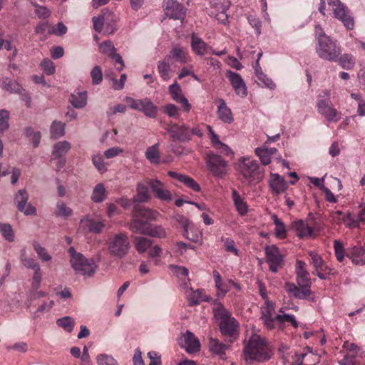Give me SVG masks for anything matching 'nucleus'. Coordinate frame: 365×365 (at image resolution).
<instances>
[{
  "label": "nucleus",
  "mask_w": 365,
  "mask_h": 365,
  "mask_svg": "<svg viewBox=\"0 0 365 365\" xmlns=\"http://www.w3.org/2000/svg\"><path fill=\"white\" fill-rule=\"evenodd\" d=\"M244 359L247 364L262 363L268 361L272 351L267 343L259 335L253 334L245 346Z\"/></svg>",
  "instance_id": "1"
},
{
  "label": "nucleus",
  "mask_w": 365,
  "mask_h": 365,
  "mask_svg": "<svg viewBox=\"0 0 365 365\" xmlns=\"http://www.w3.org/2000/svg\"><path fill=\"white\" fill-rule=\"evenodd\" d=\"M316 36L315 50L317 56L323 60L336 62L341 53V46L336 40L326 35L319 26H316Z\"/></svg>",
  "instance_id": "2"
},
{
  "label": "nucleus",
  "mask_w": 365,
  "mask_h": 365,
  "mask_svg": "<svg viewBox=\"0 0 365 365\" xmlns=\"http://www.w3.org/2000/svg\"><path fill=\"white\" fill-rule=\"evenodd\" d=\"M165 130L173 142L187 143L192 140L193 135L198 137L203 135L202 130L197 125L190 128L185 123L178 124L173 121L168 123Z\"/></svg>",
  "instance_id": "3"
},
{
  "label": "nucleus",
  "mask_w": 365,
  "mask_h": 365,
  "mask_svg": "<svg viewBox=\"0 0 365 365\" xmlns=\"http://www.w3.org/2000/svg\"><path fill=\"white\" fill-rule=\"evenodd\" d=\"M68 252L70 255L71 265L76 273L88 277L93 276L97 268L93 259H87L83 254L77 252L73 247H71Z\"/></svg>",
  "instance_id": "4"
},
{
  "label": "nucleus",
  "mask_w": 365,
  "mask_h": 365,
  "mask_svg": "<svg viewBox=\"0 0 365 365\" xmlns=\"http://www.w3.org/2000/svg\"><path fill=\"white\" fill-rule=\"evenodd\" d=\"M108 250L113 257L123 258L130 249V242L125 232H119L110 235L107 241Z\"/></svg>",
  "instance_id": "5"
},
{
  "label": "nucleus",
  "mask_w": 365,
  "mask_h": 365,
  "mask_svg": "<svg viewBox=\"0 0 365 365\" xmlns=\"http://www.w3.org/2000/svg\"><path fill=\"white\" fill-rule=\"evenodd\" d=\"M331 93L324 90L318 96L317 108L318 112L329 122L336 123L341 118V114L334 108L330 102Z\"/></svg>",
  "instance_id": "6"
},
{
  "label": "nucleus",
  "mask_w": 365,
  "mask_h": 365,
  "mask_svg": "<svg viewBox=\"0 0 365 365\" xmlns=\"http://www.w3.org/2000/svg\"><path fill=\"white\" fill-rule=\"evenodd\" d=\"M206 165L209 172L217 180L223 179L227 174L228 162L219 155L211 152L207 153Z\"/></svg>",
  "instance_id": "7"
},
{
  "label": "nucleus",
  "mask_w": 365,
  "mask_h": 365,
  "mask_svg": "<svg viewBox=\"0 0 365 365\" xmlns=\"http://www.w3.org/2000/svg\"><path fill=\"white\" fill-rule=\"evenodd\" d=\"M215 317L220 319V329L225 336H232L237 331L238 323L235 318L231 317L230 313L222 305L215 311Z\"/></svg>",
  "instance_id": "8"
},
{
  "label": "nucleus",
  "mask_w": 365,
  "mask_h": 365,
  "mask_svg": "<svg viewBox=\"0 0 365 365\" xmlns=\"http://www.w3.org/2000/svg\"><path fill=\"white\" fill-rule=\"evenodd\" d=\"M328 5L331 7L334 17L341 21L348 30L354 29V18L345 4L340 0H328Z\"/></svg>",
  "instance_id": "9"
},
{
  "label": "nucleus",
  "mask_w": 365,
  "mask_h": 365,
  "mask_svg": "<svg viewBox=\"0 0 365 365\" xmlns=\"http://www.w3.org/2000/svg\"><path fill=\"white\" fill-rule=\"evenodd\" d=\"M238 169L245 178L262 180V173L257 162L249 157H242L239 160Z\"/></svg>",
  "instance_id": "10"
},
{
  "label": "nucleus",
  "mask_w": 365,
  "mask_h": 365,
  "mask_svg": "<svg viewBox=\"0 0 365 365\" xmlns=\"http://www.w3.org/2000/svg\"><path fill=\"white\" fill-rule=\"evenodd\" d=\"M230 6L228 0H213L209 11L210 16L215 17L220 23L226 24L228 21L227 11Z\"/></svg>",
  "instance_id": "11"
},
{
  "label": "nucleus",
  "mask_w": 365,
  "mask_h": 365,
  "mask_svg": "<svg viewBox=\"0 0 365 365\" xmlns=\"http://www.w3.org/2000/svg\"><path fill=\"white\" fill-rule=\"evenodd\" d=\"M311 263L312 264L314 271V274L317 275L321 279H327L330 274H334L332 269L327 266L323 258L317 253L310 252Z\"/></svg>",
  "instance_id": "12"
},
{
  "label": "nucleus",
  "mask_w": 365,
  "mask_h": 365,
  "mask_svg": "<svg viewBox=\"0 0 365 365\" xmlns=\"http://www.w3.org/2000/svg\"><path fill=\"white\" fill-rule=\"evenodd\" d=\"M265 255L269 269L276 273L283 265V256L279 250L275 245L267 246L265 247Z\"/></svg>",
  "instance_id": "13"
},
{
  "label": "nucleus",
  "mask_w": 365,
  "mask_h": 365,
  "mask_svg": "<svg viewBox=\"0 0 365 365\" xmlns=\"http://www.w3.org/2000/svg\"><path fill=\"white\" fill-rule=\"evenodd\" d=\"M29 200V194L26 190H19L15 195L14 202L18 210L25 215H36V209L31 204H26Z\"/></svg>",
  "instance_id": "14"
},
{
  "label": "nucleus",
  "mask_w": 365,
  "mask_h": 365,
  "mask_svg": "<svg viewBox=\"0 0 365 365\" xmlns=\"http://www.w3.org/2000/svg\"><path fill=\"white\" fill-rule=\"evenodd\" d=\"M261 319L264 326L269 329H273L275 327V307L273 302L267 300L264 304L261 307Z\"/></svg>",
  "instance_id": "15"
},
{
  "label": "nucleus",
  "mask_w": 365,
  "mask_h": 365,
  "mask_svg": "<svg viewBox=\"0 0 365 365\" xmlns=\"http://www.w3.org/2000/svg\"><path fill=\"white\" fill-rule=\"evenodd\" d=\"M225 76L229 79L237 96L242 98H245L247 96L246 84L239 73L228 70L225 73Z\"/></svg>",
  "instance_id": "16"
},
{
  "label": "nucleus",
  "mask_w": 365,
  "mask_h": 365,
  "mask_svg": "<svg viewBox=\"0 0 365 365\" xmlns=\"http://www.w3.org/2000/svg\"><path fill=\"white\" fill-rule=\"evenodd\" d=\"M163 6L168 16L174 19H183L186 9L175 0H164Z\"/></svg>",
  "instance_id": "17"
},
{
  "label": "nucleus",
  "mask_w": 365,
  "mask_h": 365,
  "mask_svg": "<svg viewBox=\"0 0 365 365\" xmlns=\"http://www.w3.org/2000/svg\"><path fill=\"white\" fill-rule=\"evenodd\" d=\"M168 91L173 101L180 104L183 111L187 113L191 110V104L184 96L180 86L176 81L169 86Z\"/></svg>",
  "instance_id": "18"
},
{
  "label": "nucleus",
  "mask_w": 365,
  "mask_h": 365,
  "mask_svg": "<svg viewBox=\"0 0 365 365\" xmlns=\"http://www.w3.org/2000/svg\"><path fill=\"white\" fill-rule=\"evenodd\" d=\"M180 344L189 354L197 352L200 348L199 340L189 331L182 336Z\"/></svg>",
  "instance_id": "19"
},
{
  "label": "nucleus",
  "mask_w": 365,
  "mask_h": 365,
  "mask_svg": "<svg viewBox=\"0 0 365 365\" xmlns=\"http://www.w3.org/2000/svg\"><path fill=\"white\" fill-rule=\"evenodd\" d=\"M311 286H297L294 283L287 282L285 283V290L295 298L299 299H304L308 298L311 294Z\"/></svg>",
  "instance_id": "20"
},
{
  "label": "nucleus",
  "mask_w": 365,
  "mask_h": 365,
  "mask_svg": "<svg viewBox=\"0 0 365 365\" xmlns=\"http://www.w3.org/2000/svg\"><path fill=\"white\" fill-rule=\"evenodd\" d=\"M296 275L297 283L299 286H311L309 273L307 270V264L304 262L297 260Z\"/></svg>",
  "instance_id": "21"
},
{
  "label": "nucleus",
  "mask_w": 365,
  "mask_h": 365,
  "mask_svg": "<svg viewBox=\"0 0 365 365\" xmlns=\"http://www.w3.org/2000/svg\"><path fill=\"white\" fill-rule=\"evenodd\" d=\"M166 59L170 61H174L180 63H186L190 61L187 53L179 45L173 46L169 53L165 56Z\"/></svg>",
  "instance_id": "22"
},
{
  "label": "nucleus",
  "mask_w": 365,
  "mask_h": 365,
  "mask_svg": "<svg viewBox=\"0 0 365 365\" xmlns=\"http://www.w3.org/2000/svg\"><path fill=\"white\" fill-rule=\"evenodd\" d=\"M150 223L147 220L140 219L139 217H132L128 222L129 230L134 233L147 235Z\"/></svg>",
  "instance_id": "23"
},
{
  "label": "nucleus",
  "mask_w": 365,
  "mask_h": 365,
  "mask_svg": "<svg viewBox=\"0 0 365 365\" xmlns=\"http://www.w3.org/2000/svg\"><path fill=\"white\" fill-rule=\"evenodd\" d=\"M131 216L132 217H139V218H144L146 220L153 221L157 220L159 216V212L136 205L133 207Z\"/></svg>",
  "instance_id": "24"
},
{
  "label": "nucleus",
  "mask_w": 365,
  "mask_h": 365,
  "mask_svg": "<svg viewBox=\"0 0 365 365\" xmlns=\"http://www.w3.org/2000/svg\"><path fill=\"white\" fill-rule=\"evenodd\" d=\"M219 103L217 110L218 118L225 123L230 124L232 123L234 118L230 108L227 106L223 99H220Z\"/></svg>",
  "instance_id": "25"
},
{
  "label": "nucleus",
  "mask_w": 365,
  "mask_h": 365,
  "mask_svg": "<svg viewBox=\"0 0 365 365\" xmlns=\"http://www.w3.org/2000/svg\"><path fill=\"white\" fill-rule=\"evenodd\" d=\"M292 228L297 232L300 238H309L313 236L312 228L303 220H297L292 222Z\"/></svg>",
  "instance_id": "26"
},
{
  "label": "nucleus",
  "mask_w": 365,
  "mask_h": 365,
  "mask_svg": "<svg viewBox=\"0 0 365 365\" xmlns=\"http://www.w3.org/2000/svg\"><path fill=\"white\" fill-rule=\"evenodd\" d=\"M150 184H138L137 194L133 197V202H147L150 199Z\"/></svg>",
  "instance_id": "27"
},
{
  "label": "nucleus",
  "mask_w": 365,
  "mask_h": 365,
  "mask_svg": "<svg viewBox=\"0 0 365 365\" xmlns=\"http://www.w3.org/2000/svg\"><path fill=\"white\" fill-rule=\"evenodd\" d=\"M209 350L212 354L218 356L220 359H225V352L228 349V346L220 343L218 340L210 338L209 341Z\"/></svg>",
  "instance_id": "28"
},
{
  "label": "nucleus",
  "mask_w": 365,
  "mask_h": 365,
  "mask_svg": "<svg viewBox=\"0 0 365 365\" xmlns=\"http://www.w3.org/2000/svg\"><path fill=\"white\" fill-rule=\"evenodd\" d=\"M71 149V144L66 140L59 141L54 144L52 151V158L64 157Z\"/></svg>",
  "instance_id": "29"
},
{
  "label": "nucleus",
  "mask_w": 365,
  "mask_h": 365,
  "mask_svg": "<svg viewBox=\"0 0 365 365\" xmlns=\"http://www.w3.org/2000/svg\"><path fill=\"white\" fill-rule=\"evenodd\" d=\"M232 197L238 214L245 216L247 213L248 206L235 189L232 190Z\"/></svg>",
  "instance_id": "30"
},
{
  "label": "nucleus",
  "mask_w": 365,
  "mask_h": 365,
  "mask_svg": "<svg viewBox=\"0 0 365 365\" xmlns=\"http://www.w3.org/2000/svg\"><path fill=\"white\" fill-rule=\"evenodd\" d=\"M192 51L198 56H203L207 52L208 46L200 38L192 34L191 38Z\"/></svg>",
  "instance_id": "31"
},
{
  "label": "nucleus",
  "mask_w": 365,
  "mask_h": 365,
  "mask_svg": "<svg viewBox=\"0 0 365 365\" xmlns=\"http://www.w3.org/2000/svg\"><path fill=\"white\" fill-rule=\"evenodd\" d=\"M0 86L10 93H21L23 90L22 86L16 81L9 78H3L1 81Z\"/></svg>",
  "instance_id": "32"
},
{
  "label": "nucleus",
  "mask_w": 365,
  "mask_h": 365,
  "mask_svg": "<svg viewBox=\"0 0 365 365\" xmlns=\"http://www.w3.org/2000/svg\"><path fill=\"white\" fill-rule=\"evenodd\" d=\"M170 61L166 59V57L162 61H159L157 64V69L160 78L167 81L171 78V68Z\"/></svg>",
  "instance_id": "33"
},
{
  "label": "nucleus",
  "mask_w": 365,
  "mask_h": 365,
  "mask_svg": "<svg viewBox=\"0 0 365 365\" xmlns=\"http://www.w3.org/2000/svg\"><path fill=\"white\" fill-rule=\"evenodd\" d=\"M161 184H150L151 191L155 197L163 201H170L172 195L169 190L160 186Z\"/></svg>",
  "instance_id": "34"
},
{
  "label": "nucleus",
  "mask_w": 365,
  "mask_h": 365,
  "mask_svg": "<svg viewBox=\"0 0 365 365\" xmlns=\"http://www.w3.org/2000/svg\"><path fill=\"white\" fill-rule=\"evenodd\" d=\"M157 107L149 98H143V102L139 111L143 112L147 117L155 118L157 115Z\"/></svg>",
  "instance_id": "35"
},
{
  "label": "nucleus",
  "mask_w": 365,
  "mask_h": 365,
  "mask_svg": "<svg viewBox=\"0 0 365 365\" xmlns=\"http://www.w3.org/2000/svg\"><path fill=\"white\" fill-rule=\"evenodd\" d=\"M81 225L83 227L87 228L89 232L100 233L104 227L102 222L95 221L88 218H83L81 220Z\"/></svg>",
  "instance_id": "36"
},
{
  "label": "nucleus",
  "mask_w": 365,
  "mask_h": 365,
  "mask_svg": "<svg viewBox=\"0 0 365 365\" xmlns=\"http://www.w3.org/2000/svg\"><path fill=\"white\" fill-rule=\"evenodd\" d=\"M213 277L217 289V295L222 297H225L229 291L227 284L222 281L220 274L217 270L213 271Z\"/></svg>",
  "instance_id": "37"
},
{
  "label": "nucleus",
  "mask_w": 365,
  "mask_h": 365,
  "mask_svg": "<svg viewBox=\"0 0 365 365\" xmlns=\"http://www.w3.org/2000/svg\"><path fill=\"white\" fill-rule=\"evenodd\" d=\"M70 101L76 108H83L87 103V93L86 91L77 92L71 95Z\"/></svg>",
  "instance_id": "38"
},
{
  "label": "nucleus",
  "mask_w": 365,
  "mask_h": 365,
  "mask_svg": "<svg viewBox=\"0 0 365 365\" xmlns=\"http://www.w3.org/2000/svg\"><path fill=\"white\" fill-rule=\"evenodd\" d=\"M273 223L275 225L274 234L278 239H284L287 237V230L282 221L275 214L271 215Z\"/></svg>",
  "instance_id": "39"
},
{
  "label": "nucleus",
  "mask_w": 365,
  "mask_h": 365,
  "mask_svg": "<svg viewBox=\"0 0 365 365\" xmlns=\"http://www.w3.org/2000/svg\"><path fill=\"white\" fill-rule=\"evenodd\" d=\"M207 128L211 135V142L213 144L214 147L216 149L222 150V151L224 152L226 155L232 153L231 149L227 145L220 141L218 135L214 133L212 128L209 125L207 126Z\"/></svg>",
  "instance_id": "40"
},
{
  "label": "nucleus",
  "mask_w": 365,
  "mask_h": 365,
  "mask_svg": "<svg viewBox=\"0 0 365 365\" xmlns=\"http://www.w3.org/2000/svg\"><path fill=\"white\" fill-rule=\"evenodd\" d=\"M134 244L139 253L145 252L152 245V241L146 237L136 236L134 237Z\"/></svg>",
  "instance_id": "41"
},
{
  "label": "nucleus",
  "mask_w": 365,
  "mask_h": 365,
  "mask_svg": "<svg viewBox=\"0 0 365 365\" xmlns=\"http://www.w3.org/2000/svg\"><path fill=\"white\" fill-rule=\"evenodd\" d=\"M145 157L151 163L158 164L160 163L158 144L148 147L145 151Z\"/></svg>",
  "instance_id": "42"
},
{
  "label": "nucleus",
  "mask_w": 365,
  "mask_h": 365,
  "mask_svg": "<svg viewBox=\"0 0 365 365\" xmlns=\"http://www.w3.org/2000/svg\"><path fill=\"white\" fill-rule=\"evenodd\" d=\"M202 289L193 290L192 288L187 292V298L190 306H195L200 304L202 298Z\"/></svg>",
  "instance_id": "43"
},
{
  "label": "nucleus",
  "mask_w": 365,
  "mask_h": 365,
  "mask_svg": "<svg viewBox=\"0 0 365 365\" xmlns=\"http://www.w3.org/2000/svg\"><path fill=\"white\" fill-rule=\"evenodd\" d=\"M183 235L189 240L193 242H199L202 241V234L197 228L188 227L184 231Z\"/></svg>",
  "instance_id": "44"
},
{
  "label": "nucleus",
  "mask_w": 365,
  "mask_h": 365,
  "mask_svg": "<svg viewBox=\"0 0 365 365\" xmlns=\"http://www.w3.org/2000/svg\"><path fill=\"white\" fill-rule=\"evenodd\" d=\"M339 65L344 69H350L354 67L355 61L352 55L344 53L339 56L338 60Z\"/></svg>",
  "instance_id": "45"
},
{
  "label": "nucleus",
  "mask_w": 365,
  "mask_h": 365,
  "mask_svg": "<svg viewBox=\"0 0 365 365\" xmlns=\"http://www.w3.org/2000/svg\"><path fill=\"white\" fill-rule=\"evenodd\" d=\"M65 133V125L60 122L54 120L51 125V137L56 139L63 136Z\"/></svg>",
  "instance_id": "46"
},
{
  "label": "nucleus",
  "mask_w": 365,
  "mask_h": 365,
  "mask_svg": "<svg viewBox=\"0 0 365 365\" xmlns=\"http://www.w3.org/2000/svg\"><path fill=\"white\" fill-rule=\"evenodd\" d=\"M352 262L356 264H364L365 260L358 259L365 255V248L361 247H354L351 250Z\"/></svg>",
  "instance_id": "47"
},
{
  "label": "nucleus",
  "mask_w": 365,
  "mask_h": 365,
  "mask_svg": "<svg viewBox=\"0 0 365 365\" xmlns=\"http://www.w3.org/2000/svg\"><path fill=\"white\" fill-rule=\"evenodd\" d=\"M74 319L71 317H64L57 319L56 324L58 327L63 328L65 331L70 333L74 327Z\"/></svg>",
  "instance_id": "48"
},
{
  "label": "nucleus",
  "mask_w": 365,
  "mask_h": 365,
  "mask_svg": "<svg viewBox=\"0 0 365 365\" xmlns=\"http://www.w3.org/2000/svg\"><path fill=\"white\" fill-rule=\"evenodd\" d=\"M349 217L350 214L349 212L343 213L340 210H335L330 212V217L331 221L336 225H339L342 222L346 223V221L349 219Z\"/></svg>",
  "instance_id": "49"
},
{
  "label": "nucleus",
  "mask_w": 365,
  "mask_h": 365,
  "mask_svg": "<svg viewBox=\"0 0 365 365\" xmlns=\"http://www.w3.org/2000/svg\"><path fill=\"white\" fill-rule=\"evenodd\" d=\"M147 235L153 237L164 238L166 237L165 230L160 225H150Z\"/></svg>",
  "instance_id": "50"
},
{
  "label": "nucleus",
  "mask_w": 365,
  "mask_h": 365,
  "mask_svg": "<svg viewBox=\"0 0 365 365\" xmlns=\"http://www.w3.org/2000/svg\"><path fill=\"white\" fill-rule=\"evenodd\" d=\"M334 250L336 259L341 262L344 259L345 250L343 242L339 240H334Z\"/></svg>",
  "instance_id": "51"
},
{
  "label": "nucleus",
  "mask_w": 365,
  "mask_h": 365,
  "mask_svg": "<svg viewBox=\"0 0 365 365\" xmlns=\"http://www.w3.org/2000/svg\"><path fill=\"white\" fill-rule=\"evenodd\" d=\"M34 249L36 252L38 257L43 262H48L51 259V256L48 254L46 249L42 247L38 242H34L33 244Z\"/></svg>",
  "instance_id": "52"
},
{
  "label": "nucleus",
  "mask_w": 365,
  "mask_h": 365,
  "mask_svg": "<svg viewBox=\"0 0 365 365\" xmlns=\"http://www.w3.org/2000/svg\"><path fill=\"white\" fill-rule=\"evenodd\" d=\"M92 162L95 168L100 173H105L107 171L106 165L103 160V156L100 153L92 155Z\"/></svg>",
  "instance_id": "53"
},
{
  "label": "nucleus",
  "mask_w": 365,
  "mask_h": 365,
  "mask_svg": "<svg viewBox=\"0 0 365 365\" xmlns=\"http://www.w3.org/2000/svg\"><path fill=\"white\" fill-rule=\"evenodd\" d=\"M105 188L103 184H97L95 187L93 194H92V200L95 202H101L105 198Z\"/></svg>",
  "instance_id": "54"
},
{
  "label": "nucleus",
  "mask_w": 365,
  "mask_h": 365,
  "mask_svg": "<svg viewBox=\"0 0 365 365\" xmlns=\"http://www.w3.org/2000/svg\"><path fill=\"white\" fill-rule=\"evenodd\" d=\"M0 232L3 237L9 242L14 240V232L9 224L0 222Z\"/></svg>",
  "instance_id": "55"
},
{
  "label": "nucleus",
  "mask_w": 365,
  "mask_h": 365,
  "mask_svg": "<svg viewBox=\"0 0 365 365\" xmlns=\"http://www.w3.org/2000/svg\"><path fill=\"white\" fill-rule=\"evenodd\" d=\"M168 175L170 177L172 180L180 182H195L192 178L176 171H168Z\"/></svg>",
  "instance_id": "56"
},
{
  "label": "nucleus",
  "mask_w": 365,
  "mask_h": 365,
  "mask_svg": "<svg viewBox=\"0 0 365 365\" xmlns=\"http://www.w3.org/2000/svg\"><path fill=\"white\" fill-rule=\"evenodd\" d=\"M163 112L170 118L179 119L180 117L179 108L174 104L169 103L163 107Z\"/></svg>",
  "instance_id": "57"
},
{
  "label": "nucleus",
  "mask_w": 365,
  "mask_h": 365,
  "mask_svg": "<svg viewBox=\"0 0 365 365\" xmlns=\"http://www.w3.org/2000/svg\"><path fill=\"white\" fill-rule=\"evenodd\" d=\"M25 135L28 138H31L34 147H37L39 145L41 139V133L38 131H34L32 128H26L25 129Z\"/></svg>",
  "instance_id": "58"
},
{
  "label": "nucleus",
  "mask_w": 365,
  "mask_h": 365,
  "mask_svg": "<svg viewBox=\"0 0 365 365\" xmlns=\"http://www.w3.org/2000/svg\"><path fill=\"white\" fill-rule=\"evenodd\" d=\"M9 112L5 109L0 110V133H3L9 128Z\"/></svg>",
  "instance_id": "59"
},
{
  "label": "nucleus",
  "mask_w": 365,
  "mask_h": 365,
  "mask_svg": "<svg viewBox=\"0 0 365 365\" xmlns=\"http://www.w3.org/2000/svg\"><path fill=\"white\" fill-rule=\"evenodd\" d=\"M221 240L224 242V247L227 252L239 256V250L235 247V242L232 239L222 237Z\"/></svg>",
  "instance_id": "60"
},
{
  "label": "nucleus",
  "mask_w": 365,
  "mask_h": 365,
  "mask_svg": "<svg viewBox=\"0 0 365 365\" xmlns=\"http://www.w3.org/2000/svg\"><path fill=\"white\" fill-rule=\"evenodd\" d=\"M255 153L259 158L263 165H267L270 163L271 156L264 148H257Z\"/></svg>",
  "instance_id": "61"
},
{
  "label": "nucleus",
  "mask_w": 365,
  "mask_h": 365,
  "mask_svg": "<svg viewBox=\"0 0 365 365\" xmlns=\"http://www.w3.org/2000/svg\"><path fill=\"white\" fill-rule=\"evenodd\" d=\"M317 185L320 190L322 192L325 200L331 203L336 202V198L335 195L331 192V191L325 186L324 184H315Z\"/></svg>",
  "instance_id": "62"
},
{
  "label": "nucleus",
  "mask_w": 365,
  "mask_h": 365,
  "mask_svg": "<svg viewBox=\"0 0 365 365\" xmlns=\"http://www.w3.org/2000/svg\"><path fill=\"white\" fill-rule=\"evenodd\" d=\"M91 76L92 78V83L93 85H98L102 82L103 74L100 66H96L91 71Z\"/></svg>",
  "instance_id": "63"
},
{
  "label": "nucleus",
  "mask_w": 365,
  "mask_h": 365,
  "mask_svg": "<svg viewBox=\"0 0 365 365\" xmlns=\"http://www.w3.org/2000/svg\"><path fill=\"white\" fill-rule=\"evenodd\" d=\"M97 361L98 365H118L113 356L106 354L98 356Z\"/></svg>",
  "instance_id": "64"
}]
</instances>
